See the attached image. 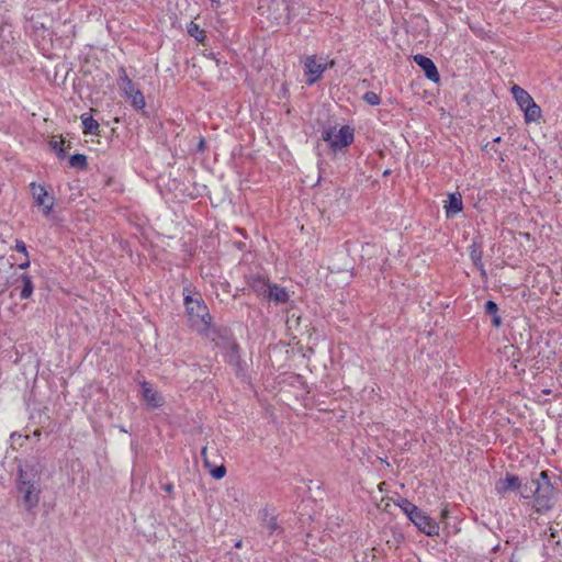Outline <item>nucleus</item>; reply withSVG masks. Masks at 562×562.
<instances>
[{
    "label": "nucleus",
    "instance_id": "1",
    "mask_svg": "<svg viewBox=\"0 0 562 562\" xmlns=\"http://www.w3.org/2000/svg\"><path fill=\"white\" fill-rule=\"evenodd\" d=\"M182 294L189 327L200 335H207L213 317L202 294L191 284L183 286Z\"/></svg>",
    "mask_w": 562,
    "mask_h": 562
},
{
    "label": "nucleus",
    "instance_id": "2",
    "mask_svg": "<svg viewBox=\"0 0 562 562\" xmlns=\"http://www.w3.org/2000/svg\"><path fill=\"white\" fill-rule=\"evenodd\" d=\"M394 504L401 508L408 520L423 533L428 537L439 535V524L431 518L426 512L417 507L406 497L397 494L396 498H392Z\"/></svg>",
    "mask_w": 562,
    "mask_h": 562
},
{
    "label": "nucleus",
    "instance_id": "3",
    "mask_svg": "<svg viewBox=\"0 0 562 562\" xmlns=\"http://www.w3.org/2000/svg\"><path fill=\"white\" fill-rule=\"evenodd\" d=\"M536 512L544 514L553 508L560 490L557 483L550 480L548 471H541L536 476Z\"/></svg>",
    "mask_w": 562,
    "mask_h": 562
},
{
    "label": "nucleus",
    "instance_id": "4",
    "mask_svg": "<svg viewBox=\"0 0 562 562\" xmlns=\"http://www.w3.org/2000/svg\"><path fill=\"white\" fill-rule=\"evenodd\" d=\"M322 139L326 142L331 151L337 153L349 147L355 140V128L342 125L336 133V126H326L322 131Z\"/></svg>",
    "mask_w": 562,
    "mask_h": 562
},
{
    "label": "nucleus",
    "instance_id": "5",
    "mask_svg": "<svg viewBox=\"0 0 562 562\" xmlns=\"http://www.w3.org/2000/svg\"><path fill=\"white\" fill-rule=\"evenodd\" d=\"M15 487L21 495V501L24 509L32 516L35 515V508L40 503L41 486L34 484L30 480L15 481Z\"/></svg>",
    "mask_w": 562,
    "mask_h": 562
},
{
    "label": "nucleus",
    "instance_id": "6",
    "mask_svg": "<svg viewBox=\"0 0 562 562\" xmlns=\"http://www.w3.org/2000/svg\"><path fill=\"white\" fill-rule=\"evenodd\" d=\"M44 465L36 456H32L24 460H18V477L16 481L30 480L34 484H38Z\"/></svg>",
    "mask_w": 562,
    "mask_h": 562
},
{
    "label": "nucleus",
    "instance_id": "7",
    "mask_svg": "<svg viewBox=\"0 0 562 562\" xmlns=\"http://www.w3.org/2000/svg\"><path fill=\"white\" fill-rule=\"evenodd\" d=\"M122 90L127 99H131L132 106L135 110H143L146 105L143 92L128 78L124 68L121 69Z\"/></svg>",
    "mask_w": 562,
    "mask_h": 562
},
{
    "label": "nucleus",
    "instance_id": "8",
    "mask_svg": "<svg viewBox=\"0 0 562 562\" xmlns=\"http://www.w3.org/2000/svg\"><path fill=\"white\" fill-rule=\"evenodd\" d=\"M225 356L227 363L234 367L236 376L241 379L246 378L248 367L246 361L241 359V348L239 344H233L225 352Z\"/></svg>",
    "mask_w": 562,
    "mask_h": 562
},
{
    "label": "nucleus",
    "instance_id": "9",
    "mask_svg": "<svg viewBox=\"0 0 562 562\" xmlns=\"http://www.w3.org/2000/svg\"><path fill=\"white\" fill-rule=\"evenodd\" d=\"M521 481L522 479L517 474L506 472L504 477L496 481L495 491L499 495L518 492L521 488Z\"/></svg>",
    "mask_w": 562,
    "mask_h": 562
},
{
    "label": "nucleus",
    "instance_id": "10",
    "mask_svg": "<svg viewBox=\"0 0 562 562\" xmlns=\"http://www.w3.org/2000/svg\"><path fill=\"white\" fill-rule=\"evenodd\" d=\"M413 60L424 71V75L428 80L435 83L440 81V74L432 59L423 54H416L413 56Z\"/></svg>",
    "mask_w": 562,
    "mask_h": 562
},
{
    "label": "nucleus",
    "instance_id": "11",
    "mask_svg": "<svg viewBox=\"0 0 562 562\" xmlns=\"http://www.w3.org/2000/svg\"><path fill=\"white\" fill-rule=\"evenodd\" d=\"M262 300L268 303H273L274 305H281L290 301V295L284 286L269 282L267 292Z\"/></svg>",
    "mask_w": 562,
    "mask_h": 562
},
{
    "label": "nucleus",
    "instance_id": "12",
    "mask_svg": "<svg viewBox=\"0 0 562 562\" xmlns=\"http://www.w3.org/2000/svg\"><path fill=\"white\" fill-rule=\"evenodd\" d=\"M245 281L248 288L262 300L270 282L269 278L259 273H249L245 276Z\"/></svg>",
    "mask_w": 562,
    "mask_h": 562
},
{
    "label": "nucleus",
    "instance_id": "13",
    "mask_svg": "<svg viewBox=\"0 0 562 562\" xmlns=\"http://www.w3.org/2000/svg\"><path fill=\"white\" fill-rule=\"evenodd\" d=\"M325 69V64L317 63L314 55L308 56L305 61V75L308 76L306 79V85L312 86L322 78Z\"/></svg>",
    "mask_w": 562,
    "mask_h": 562
},
{
    "label": "nucleus",
    "instance_id": "14",
    "mask_svg": "<svg viewBox=\"0 0 562 562\" xmlns=\"http://www.w3.org/2000/svg\"><path fill=\"white\" fill-rule=\"evenodd\" d=\"M468 249L473 266L480 271L481 276L485 278L486 270L482 261L483 250L481 237L473 238L472 244L469 246Z\"/></svg>",
    "mask_w": 562,
    "mask_h": 562
},
{
    "label": "nucleus",
    "instance_id": "15",
    "mask_svg": "<svg viewBox=\"0 0 562 562\" xmlns=\"http://www.w3.org/2000/svg\"><path fill=\"white\" fill-rule=\"evenodd\" d=\"M142 394L146 404L150 408H158L164 405V397L153 389L151 384L147 381L142 382Z\"/></svg>",
    "mask_w": 562,
    "mask_h": 562
},
{
    "label": "nucleus",
    "instance_id": "16",
    "mask_svg": "<svg viewBox=\"0 0 562 562\" xmlns=\"http://www.w3.org/2000/svg\"><path fill=\"white\" fill-rule=\"evenodd\" d=\"M210 330L222 341L221 347L225 350V352L229 349V347L233 344H238L229 327L211 325Z\"/></svg>",
    "mask_w": 562,
    "mask_h": 562
},
{
    "label": "nucleus",
    "instance_id": "17",
    "mask_svg": "<svg viewBox=\"0 0 562 562\" xmlns=\"http://www.w3.org/2000/svg\"><path fill=\"white\" fill-rule=\"evenodd\" d=\"M13 284H16V290H20V300H29L34 292V283L32 277L27 273L20 274Z\"/></svg>",
    "mask_w": 562,
    "mask_h": 562
},
{
    "label": "nucleus",
    "instance_id": "18",
    "mask_svg": "<svg viewBox=\"0 0 562 562\" xmlns=\"http://www.w3.org/2000/svg\"><path fill=\"white\" fill-rule=\"evenodd\" d=\"M445 211L447 218H452L454 215L463 211V201L460 192H452L448 194Z\"/></svg>",
    "mask_w": 562,
    "mask_h": 562
},
{
    "label": "nucleus",
    "instance_id": "19",
    "mask_svg": "<svg viewBox=\"0 0 562 562\" xmlns=\"http://www.w3.org/2000/svg\"><path fill=\"white\" fill-rule=\"evenodd\" d=\"M259 515L262 526L266 527L270 535L283 531V528L277 521V516L274 515L273 509L270 510L268 507H265L259 512Z\"/></svg>",
    "mask_w": 562,
    "mask_h": 562
},
{
    "label": "nucleus",
    "instance_id": "20",
    "mask_svg": "<svg viewBox=\"0 0 562 562\" xmlns=\"http://www.w3.org/2000/svg\"><path fill=\"white\" fill-rule=\"evenodd\" d=\"M30 191L37 206L44 205L50 198H54V195L48 194L44 186L35 182L30 184Z\"/></svg>",
    "mask_w": 562,
    "mask_h": 562
},
{
    "label": "nucleus",
    "instance_id": "21",
    "mask_svg": "<svg viewBox=\"0 0 562 562\" xmlns=\"http://www.w3.org/2000/svg\"><path fill=\"white\" fill-rule=\"evenodd\" d=\"M80 119L82 123V133L85 135H101L99 122L94 120L90 114L83 113Z\"/></svg>",
    "mask_w": 562,
    "mask_h": 562
},
{
    "label": "nucleus",
    "instance_id": "22",
    "mask_svg": "<svg viewBox=\"0 0 562 562\" xmlns=\"http://www.w3.org/2000/svg\"><path fill=\"white\" fill-rule=\"evenodd\" d=\"M498 312H499V308H498V305H497V303L495 301L487 300L485 302V304H484V313L492 317L491 318V324L495 328H499L503 325V319H502L501 315L498 314Z\"/></svg>",
    "mask_w": 562,
    "mask_h": 562
},
{
    "label": "nucleus",
    "instance_id": "23",
    "mask_svg": "<svg viewBox=\"0 0 562 562\" xmlns=\"http://www.w3.org/2000/svg\"><path fill=\"white\" fill-rule=\"evenodd\" d=\"M512 94L515 99L518 106L521 109V111L525 110L527 104H529L531 101H533L532 97L521 87L518 85H514L512 87Z\"/></svg>",
    "mask_w": 562,
    "mask_h": 562
},
{
    "label": "nucleus",
    "instance_id": "24",
    "mask_svg": "<svg viewBox=\"0 0 562 562\" xmlns=\"http://www.w3.org/2000/svg\"><path fill=\"white\" fill-rule=\"evenodd\" d=\"M536 477H532L531 480L522 479L521 481V488L518 491L520 497L522 499H533V506L536 507Z\"/></svg>",
    "mask_w": 562,
    "mask_h": 562
},
{
    "label": "nucleus",
    "instance_id": "25",
    "mask_svg": "<svg viewBox=\"0 0 562 562\" xmlns=\"http://www.w3.org/2000/svg\"><path fill=\"white\" fill-rule=\"evenodd\" d=\"M522 112L526 123L537 122L541 117V108L535 102V100L527 104Z\"/></svg>",
    "mask_w": 562,
    "mask_h": 562
},
{
    "label": "nucleus",
    "instance_id": "26",
    "mask_svg": "<svg viewBox=\"0 0 562 562\" xmlns=\"http://www.w3.org/2000/svg\"><path fill=\"white\" fill-rule=\"evenodd\" d=\"M30 27L35 38L41 37L42 40H52L53 31L46 27L44 23L32 21Z\"/></svg>",
    "mask_w": 562,
    "mask_h": 562
},
{
    "label": "nucleus",
    "instance_id": "27",
    "mask_svg": "<svg viewBox=\"0 0 562 562\" xmlns=\"http://www.w3.org/2000/svg\"><path fill=\"white\" fill-rule=\"evenodd\" d=\"M187 32L188 34L191 36V37H194L196 42H199L200 44H205V41H206V33L204 30H202L200 27L199 24H196L195 22L191 21L188 25H187Z\"/></svg>",
    "mask_w": 562,
    "mask_h": 562
},
{
    "label": "nucleus",
    "instance_id": "28",
    "mask_svg": "<svg viewBox=\"0 0 562 562\" xmlns=\"http://www.w3.org/2000/svg\"><path fill=\"white\" fill-rule=\"evenodd\" d=\"M68 165L70 168L86 170L88 168V158L85 154L76 153L69 156Z\"/></svg>",
    "mask_w": 562,
    "mask_h": 562
},
{
    "label": "nucleus",
    "instance_id": "29",
    "mask_svg": "<svg viewBox=\"0 0 562 562\" xmlns=\"http://www.w3.org/2000/svg\"><path fill=\"white\" fill-rule=\"evenodd\" d=\"M65 140L61 138L60 140H50L48 143L49 149L55 153V155L59 159H65L67 157V148H71V143L68 142L67 147L64 146Z\"/></svg>",
    "mask_w": 562,
    "mask_h": 562
},
{
    "label": "nucleus",
    "instance_id": "30",
    "mask_svg": "<svg viewBox=\"0 0 562 562\" xmlns=\"http://www.w3.org/2000/svg\"><path fill=\"white\" fill-rule=\"evenodd\" d=\"M205 468L209 469V472L214 480H221L226 475V468L224 464L216 465L211 462V467Z\"/></svg>",
    "mask_w": 562,
    "mask_h": 562
},
{
    "label": "nucleus",
    "instance_id": "31",
    "mask_svg": "<svg viewBox=\"0 0 562 562\" xmlns=\"http://www.w3.org/2000/svg\"><path fill=\"white\" fill-rule=\"evenodd\" d=\"M54 204H55V198H50L49 201H47V203L42 205L43 215L46 217H49L50 220H53L55 222H61V218H58L56 216V214L53 212Z\"/></svg>",
    "mask_w": 562,
    "mask_h": 562
},
{
    "label": "nucleus",
    "instance_id": "32",
    "mask_svg": "<svg viewBox=\"0 0 562 562\" xmlns=\"http://www.w3.org/2000/svg\"><path fill=\"white\" fill-rule=\"evenodd\" d=\"M362 100L369 105H379L381 103V98L374 91H367Z\"/></svg>",
    "mask_w": 562,
    "mask_h": 562
},
{
    "label": "nucleus",
    "instance_id": "33",
    "mask_svg": "<svg viewBox=\"0 0 562 562\" xmlns=\"http://www.w3.org/2000/svg\"><path fill=\"white\" fill-rule=\"evenodd\" d=\"M282 2L284 4L285 11H286V15H285L286 23H290L293 19H295L297 16V13L295 12L294 7L290 4L289 0H283Z\"/></svg>",
    "mask_w": 562,
    "mask_h": 562
},
{
    "label": "nucleus",
    "instance_id": "34",
    "mask_svg": "<svg viewBox=\"0 0 562 562\" xmlns=\"http://www.w3.org/2000/svg\"><path fill=\"white\" fill-rule=\"evenodd\" d=\"M14 249L19 252H22L25 257H29L26 245L23 240L16 239Z\"/></svg>",
    "mask_w": 562,
    "mask_h": 562
},
{
    "label": "nucleus",
    "instance_id": "35",
    "mask_svg": "<svg viewBox=\"0 0 562 562\" xmlns=\"http://www.w3.org/2000/svg\"><path fill=\"white\" fill-rule=\"evenodd\" d=\"M206 149V140L203 136L199 137V142L196 144L195 151L196 153H203Z\"/></svg>",
    "mask_w": 562,
    "mask_h": 562
},
{
    "label": "nucleus",
    "instance_id": "36",
    "mask_svg": "<svg viewBox=\"0 0 562 562\" xmlns=\"http://www.w3.org/2000/svg\"><path fill=\"white\" fill-rule=\"evenodd\" d=\"M201 458L203 460L204 467H211V461L207 457V446H204L201 450Z\"/></svg>",
    "mask_w": 562,
    "mask_h": 562
},
{
    "label": "nucleus",
    "instance_id": "37",
    "mask_svg": "<svg viewBox=\"0 0 562 562\" xmlns=\"http://www.w3.org/2000/svg\"><path fill=\"white\" fill-rule=\"evenodd\" d=\"M393 537H394L395 542H396V543H398V544H400L401 542H403V541H404V539H405V538H404V535H403L402 532H394V533H393Z\"/></svg>",
    "mask_w": 562,
    "mask_h": 562
},
{
    "label": "nucleus",
    "instance_id": "38",
    "mask_svg": "<svg viewBox=\"0 0 562 562\" xmlns=\"http://www.w3.org/2000/svg\"><path fill=\"white\" fill-rule=\"evenodd\" d=\"M161 488L168 493V494H172L173 492V484L172 483H167L165 485L161 486Z\"/></svg>",
    "mask_w": 562,
    "mask_h": 562
},
{
    "label": "nucleus",
    "instance_id": "39",
    "mask_svg": "<svg viewBox=\"0 0 562 562\" xmlns=\"http://www.w3.org/2000/svg\"><path fill=\"white\" fill-rule=\"evenodd\" d=\"M234 246H235L237 249L241 250V251H244V250L246 249V243H244V241H235V243H234Z\"/></svg>",
    "mask_w": 562,
    "mask_h": 562
},
{
    "label": "nucleus",
    "instance_id": "40",
    "mask_svg": "<svg viewBox=\"0 0 562 562\" xmlns=\"http://www.w3.org/2000/svg\"><path fill=\"white\" fill-rule=\"evenodd\" d=\"M30 267V259L29 257H25V261L19 265V268L22 270H25Z\"/></svg>",
    "mask_w": 562,
    "mask_h": 562
},
{
    "label": "nucleus",
    "instance_id": "41",
    "mask_svg": "<svg viewBox=\"0 0 562 562\" xmlns=\"http://www.w3.org/2000/svg\"><path fill=\"white\" fill-rule=\"evenodd\" d=\"M558 530L557 529H553V528H550V538H557L558 537Z\"/></svg>",
    "mask_w": 562,
    "mask_h": 562
},
{
    "label": "nucleus",
    "instance_id": "42",
    "mask_svg": "<svg viewBox=\"0 0 562 562\" xmlns=\"http://www.w3.org/2000/svg\"><path fill=\"white\" fill-rule=\"evenodd\" d=\"M235 548L237 549H240L243 547V540L241 539H238L235 544H234Z\"/></svg>",
    "mask_w": 562,
    "mask_h": 562
},
{
    "label": "nucleus",
    "instance_id": "43",
    "mask_svg": "<svg viewBox=\"0 0 562 562\" xmlns=\"http://www.w3.org/2000/svg\"><path fill=\"white\" fill-rule=\"evenodd\" d=\"M116 427H117V428L120 429V431H122V432H128V430H127L124 426H122V425H117Z\"/></svg>",
    "mask_w": 562,
    "mask_h": 562
},
{
    "label": "nucleus",
    "instance_id": "44",
    "mask_svg": "<svg viewBox=\"0 0 562 562\" xmlns=\"http://www.w3.org/2000/svg\"><path fill=\"white\" fill-rule=\"evenodd\" d=\"M501 142H502V137H501V136H497V137H495V138L493 139V142H492V143L497 144V143H501Z\"/></svg>",
    "mask_w": 562,
    "mask_h": 562
},
{
    "label": "nucleus",
    "instance_id": "45",
    "mask_svg": "<svg viewBox=\"0 0 562 562\" xmlns=\"http://www.w3.org/2000/svg\"><path fill=\"white\" fill-rule=\"evenodd\" d=\"M516 555H517V552L515 551V552L512 554L510 562H517V560H516Z\"/></svg>",
    "mask_w": 562,
    "mask_h": 562
},
{
    "label": "nucleus",
    "instance_id": "46",
    "mask_svg": "<svg viewBox=\"0 0 562 562\" xmlns=\"http://www.w3.org/2000/svg\"><path fill=\"white\" fill-rule=\"evenodd\" d=\"M542 394L549 395V394H551V390L544 389V390H542Z\"/></svg>",
    "mask_w": 562,
    "mask_h": 562
},
{
    "label": "nucleus",
    "instance_id": "47",
    "mask_svg": "<svg viewBox=\"0 0 562 562\" xmlns=\"http://www.w3.org/2000/svg\"><path fill=\"white\" fill-rule=\"evenodd\" d=\"M212 3H215L216 5H220L221 1L220 0H210Z\"/></svg>",
    "mask_w": 562,
    "mask_h": 562
},
{
    "label": "nucleus",
    "instance_id": "48",
    "mask_svg": "<svg viewBox=\"0 0 562 562\" xmlns=\"http://www.w3.org/2000/svg\"><path fill=\"white\" fill-rule=\"evenodd\" d=\"M391 173L390 169L384 170L383 176H389Z\"/></svg>",
    "mask_w": 562,
    "mask_h": 562
},
{
    "label": "nucleus",
    "instance_id": "49",
    "mask_svg": "<svg viewBox=\"0 0 562 562\" xmlns=\"http://www.w3.org/2000/svg\"><path fill=\"white\" fill-rule=\"evenodd\" d=\"M3 31H4V29L2 26H0V38H2Z\"/></svg>",
    "mask_w": 562,
    "mask_h": 562
},
{
    "label": "nucleus",
    "instance_id": "50",
    "mask_svg": "<svg viewBox=\"0 0 562 562\" xmlns=\"http://www.w3.org/2000/svg\"><path fill=\"white\" fill-rule=\"evenodd\" d=\"M16 436H18V437H20V435H18L16 432H13V434L11 435V438H16Z\"/></svg>",
    "mask_w": 562,
    "mask_h": 562
},
{
    "label": "nucleus",
    "instance_id": "51",
    "mask_svg": "<svg viewBox=\"0 0 562 562\" xmlns=\"http://www.w3.org/2000/svg\"><path fill=\"white\" fill-rule=\"evenodd\" d=\"M491 150H493L494 153H497V149L494 148L493 146L491 147Z\"/></svg>",
    "mask_w": 562,
    "mask_h": 562
}]
</instances>
